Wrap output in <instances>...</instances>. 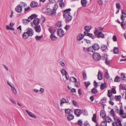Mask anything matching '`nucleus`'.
Wrapping results in <instances>:
<instances>
[{
    "label": "nucleus",
    "mask_w": 126,
    "mask_h": 126,
    "mask_svg": "<svg viewBox=\"0 0 126 126\" xmlns=\"http://www.w3.org/2000/svg\"><path fill=\"white\" fill-rule=\"evenodd\" d=\"M112 94V92L110 90H109L108 91V96L110 97L111 96Z\"/></svg>",
    "instance_id": "obj_49"
},
{
    "label": "nucleus",
    "mask_w": 126,
    "mask_h": 126,
    "mask_svg": "<svg viewBox=\"0 0 126 126\" xmlns=\"http://www.w3.org/2000/svg\"><path fill=\"white\" fill-rule=\"evenodd\" d=\"M110 114L113 118L114 122L112 123V126H122L121 121L117 118L115 113V112L113 109H111L110 111Z\"/></svg>",
    "instance_id": "obj_1"
},
{
    "label": "nucleus",
    "mask_w": 126,
    "mask_h": 126,
    "mask_svg": "<svg viewBox=\"0 0 126 126\" xmlns=\"http://www.w3.org/2000/svg\"><path fill=\"white\" fill-rule=\"evenodd\" d=\"M35 29L36 32H40L41 30V28L40 25L37 26L35 27Z\"/></svg>",
    "instance_id": "obj_24"
},
{
    "label": "nucleus",
    "mask_w": 126,
    "mask_h": 126,
    "mask_svg": "<svg viewBox=\"0 0 126 126\" xmlns=\"http://www.w3.org/2000/svg\"><path fill=\"white\" fill-rule=\"evenodd\" d=\"M50 38L53 41H55L57 39V37L55 36L54 34H51L50 36Z\"/></svg>",
    "instance_id": "obj_22"
},
{
    "label": "nucleus",
    "mask_w": 126,
    "mask_h": 126,
    "mask_svg": "<svg viewBox=\"0 0 126 126\" xmlns=\"http://www.w3.org/2000/svg\"><path fill=\"white\" fill-rule=\"evenodd\" d=\"M110 62L108 60V57H106L105 59V63L107 65H108Z\"/></svg>",
    "instance_id": "obj_52"
},
{
    "label": "nucleus",
    "mask_w": 126,
    "mask_h": 126,
    "mask_svg": "<svg viewBox=\"0 0 126 126\" xmlns=\"http://www.w3.org/2000/svg\"><path fill=\"white\" fill-rule=\"evenodd\" d=\"M56 26L58 27L59 28L61 27V22H58L56 24Z\"/></svg>",
    "instance_id": "obj_54"
},
{
    "label": "nucleus",
    "mask_w": 126,
    "mask_h": 126,
    "mask_svg": "<svg viewBox=\"0 0 126 126\" xmlns=\"http://www.w3.org/2000/svg\"><path fill=\"white\" fill-rule=\"evenodd\" d=\"M121 78L117 75L115 77L114 81L115 82H119L121 81Z\"/></svg>",
    "instance_id": "obj_18"
},
{
    "label": "nucleus",
    "mask_w": 126,
    "mask_h": 126,
    "mask_svg": "<svg viewBox=\"0 0 126 126\" xmlns=\"http://www.w3.org/2000/svg\"><path fill=\"white\" fill-rule=\"evenodd\" d=\"M122 15H121V19L122 21V22H124L125 18L126 17V13L123 10L121 11Z\"/></svg>",
    "instance_id": "obj_9"
},
{
    "label": "nucleus",
    "mask_w": 126,
    "mask_h": 126,
    "mask_svg": "<svg viewBox=\"0 0 126 126\" xmlns=\"http://www.w3.org/2000/svg\"><path fill=\"white\" fill-rule=\"evenodd\" d=\"M96 115L95 114H94L93 115V116L92 118V120L94 122H96Z\"/></svg>",
    "instance_id": "obj_42"
},
{
    "label": "nucleus",
    "mask_w": 126,
    "mask_h": 126,
    "mask_svg": "<svg viewBox=\"0 0 126 126\" xmlns=\"http://www.w3.org/2000/svg\"><path fill=\"white\" fill-rule=\"evenodd\" d=\"M43 36L42 35L39 36H38L37 35L35 37V39L37 41H39L43 38Z\"/></svg>",
    "instance_id": "obj_37"
},
{
    "label": "nucleus",
    "mask_w": 126,
    "mask_h": 126,
    "mask_svg": "<svg viewBox=\"0 0 126 126\" xmlns=\"http://www.w3.org/2000/svg\"><path fill=\"white\" fill-rule=\"evenodd\" d=\"M107 47L106 45H102L101 47V49L102 51H104L106 49Z\"/></svg>",
    "instance_id": "obj_38"
},
{
    "label": "nucleus",
    "mask_w": 126,
    "mask_h": 126,
    "mask_svg": "<svg viewBox=\"0 0 126 126\" xmlns=\"http://www.w3.org/2000/svg\"><path fill=\"white\" fill-rule=\"evenodd\" d=\"M97 76L98 79L99 80H100L102 79V76L101 73L99 71L98 73Z\"/></svg>",
    "instance_id": "obj_33"
},
{
    "label": "nucleus",
    "mask_w": 126,
    "mask_h": 126,
    "mask_svg": "<svg viewBox=\"0 0 126 126\" xmlns=\"http://www.w3.org/2000/svg\"><path fill=\"white\" fill-rule=\"evenodd\" d=\"M56 14V12H55V11H54L53 9H52V10L51 9L50 12V13H49V14L50 15H55Z\"/></svg>",
    "instance_id": "obj_39"
},
{
    "label": "nucleus",
    "mask_w": 126,
    "mask_h": 126,
    "mask_svg": "<svg viewBox=\"0 0 126 126\" xmlns=\"http://www.w3.org/2000/svg\"><path fill=\"white\" fill-rule=\"evenodd\" d=\"M66 103H69V101H67L64 98H62L61 101L60 102L61 106H62L63 105V104Z\"/></svg>",
    "instance_id": "obj_21"
},
{
    "label": "nucleus",
    "mask_w": 126,
    "mask_h": 126,
    "mask_svg": "<svg viewBox=\"0 0 126 126\" xmlns=\"http://www.w3.org/2000/svg\"><path fill=\"white\" fill-rule=\"evenodd\" d=\"M88 52H93L94 49L93 48V46L90 47L88 48Z\"/></svg>",
    "instance_id": "obj_41"
},
{
    "label": "nucleus",
    "mask_w": 126,
    "mask_h": 126,
    "mask_svg": "<svg viewBox=\"0 0 126 126\" xmlns=\"http://www.w3.org/2000/svg\"><path fill=\"white\" fill-rule=\"evenodd\" d=\"M101 126H107V123L105 121H103L101 124Z\"/></svg>",
    "instance_id": "obj_47"
},
{
    "label": "nucleus",
    "mask_w": 126,
    "mask_h": 126,
    "mask_svg": "<svg viewBox=\"0 0 126 126\" xmlns=\"http://www.w3.org/2000/svg\"><path fill=\"white\" fill-rule=\"evenodd\" d=\"M37 16V15H36L35 14H32V15L31 16L29 17L28 19L29 20H30V21L33 19L34 18L36 17Z\"/></svg>",
    "instance_id": "obj_26"
},
{
    "label": "nucleus",
    "mask_w": 126,
    "mask_h": 126,
    "mask_svg": "<svg viewBox=\"0 0 126 126\" xmlns=\"http://www.w3.org/2000/svg\"><path fill=\"white\" fill-rule=\"evenodd\" d=\"M30 36L26 32H24L22 35L23 38L25 39L27 38Z\"/></svg>",
    "instance_id": "obj_23"
},
{
    "label": "nucleus",
    "mask_w": 126,
    "mask_h": 126,
    "mask_svg": "<svg viewBox=\"0 0 126 126\" xmlns=\"http://www.w3.org/2000/svg\"><path fill=\"white\" fill-rule=\"evenodd\" d=\"M100 115L102 118H104L106 116V115L105 111L104 110H102L100 111Z\"/></svg>",
    "instance_id": "obj_20"
},
{
    "label": "nucleus",
    "mask_w": 126,
    "mask_h": 126,
    "mask_svg": "<svg viewBox=\"0 0 126 126\" xmlns=\"http://www.w3.org/2000/svg\"><path fill=\"white\" fill-rule=\"evenodd\" d=\"M84 33L85 36H87L91 37L92 39H94L95 38V36H93V34H92L88 32H85L84 31Z\"/></svg>",
    "instance_id": "obj_13"
},
{
    "label": "nucleus",
    "mask_w": 126,
    "mask_h": 126,
    "mask_svg": "<svg viewBox=\"0 0 126 126\" xmlns=\"http://www.w3.org/2000/svg\"><path fill=\"white\" fill-rule=\"evenodd\" d=\"M57 33V35L60 37H61L64 35V31L62 29H60L58 30Z\"/></svg>",
    "instance_id": "obj_5"
},
{
    "label": "nucleus",
    "mask_w": 126,
    "mask_h": 126,
    "mask_svg": "<svg viewBox=\"0 0 126 126\" xmlns=\"http://www.w3.org/2000/svg\"><path fill=\"white\" fill-rule=\"evenodd\" d=\"M12 91H13L14 93L15 94H16L17 93V91L15 89V87H12L11 88Z\"/></svg>",
    "instance_id": "obj_55"
},
{
    "label": "nucleus",
    "mask_w": 126,
    "mask_h": 126,
    "mask_svg": "<svg viewBox=\"0 0 126 126\" xmlns=\"http://www.w3.org/2000/svg\"><path fill=\"white\" fill-rule=\"evenodd\" d=\"M91 26H86L84 27V29L87 32H88L90 31V30L91 29Z\"/></svg>",
    "instance_id": "obj_30"
},
{
    "label": "nucleus",
    "mask_w": 126,
    "mask_h": 126,
    "mask_svg": "<svg viewBox=\"0 0 126 126\" xmlns=\"http://www.w3.org/2000/svg\"><path fill=\"white\" fill-rule=\"evenodd\" d=\"M75 82V86L76 87H79L80 86V83L79 82Z\"/></svg>",
    "instance_id": "obj_50"
},
{
    "label": "nucleus",
    "mask_w": 126,
    "mask_h": 126,
    "mask_svg": "<svg viewBox=\"0 0 126 126\" xmlns=\"http://www.w3.org/2000/svg\"><path fill=\"white\" fill-rule=\"evenodd\" d=\"M94 33L95 35L98 38H104V35L103 33L101 32H99L98 30H97L95 32H94Z\"/></svg>",
    "instance_id": "obj_3"
},
{
    "label": "nucleus",
    "mask_w": 126,
    "mask_h": 126,
    "mask_svg": "<svg viewBox=\"0 0 126 126\" xmlns=\"http://www.w3.org/2000/svg\"><path fill=\"white\" fill-rule=\"evenodd\" d=\"M116 8L118 9H119L120 8V5L119 3H117L116 4Z\"/></svg>",
    "instance_id": "obj_58"
},
{
    "label": "nucleus",
    "mask_w": 126,
    "mask_h": 126,
    "mask_svg": "<svg viewBox=\"0 0 126 126\" xmlns=\"http://www.w3.org/2000/svg\"><path fill=\"white\" fill-rule=\"evenodd\" d=\"M26 111L27 112V114L30 117L34 118H36V116L32 112H29L27 110H26Z\"/></svg>",
    "instance_id": "obj_11"
},
{
    "label": "nucleus",
    "mask_w": 126,
    "mask_h": 126,
    "mask_svg": "<svg viewBox=\"0 0 126 126\" xmlns=\"http://www.w3.org/2000/svg\"><path fill=\"white\" fill-rule=\"evenodd\" d=\"M38 5V3L35 1H32L30 4V6L32 8H35Z\"/></svg>",
    "instance_id": "obj_14"
},
{
    "label": "nucleus",
    "mask_w": 126,
    "mask_h": 126,
    "mask_svg": "<svg viewBox=\"0 0 126 126\" xmlns=\"http://www.w3.org/2000/svg\"><path fill=\"white\" fill-rule=\"evenodd\" d=\"M105 121H106L105 122H108L110 123L111 121V119L109 117H106L105 118Z\"/></svg>",
    "instance_id": "obj_43"
},
{
    "label": "nucleus",
    "mask_w": 126,
    "mask_h": 126,
    "mask_svg": "<svg viewBox=\"0 0 126 126\" xmlns=\"http://www.w3.org/2000/svg\"><path fill=\"white\" fill-rule=\"evenodd\" d=\"M91 92L93 94H95L98 92V91L96 88L94 87L91 90Z\"/></svg>",
    "instance_id": "obj_27"
},
{
    "label": "nucleus",
    "mask_w": 126,
    "mask_h": 126,
    "mask_svg": "<svg viewBox=\"0 0 126 126\" xmlns=\"http://www.w3.org/2000/svg\"><path fill=\"white\" fill-rule=\"evenodd\" d=\"M26 32H27L28 35L31 36H32L34 33L32 29L30 28L27 29Z\"/></svg>",
    "instance_id": "obj_7"
},
{
    "label": "nucleus",
    "mask_w": 126,
    "mask_h": 126,
    "mask_svg": "<svg viewBox=\"0 0 126 126\" xmlns=\"http://www.w3.org/2000/svg\"><path fill=\"white\" fill-rule=\"evenodd\" d=\"M121 98V95L115 96V98L116 100L117 101H119Z\"/></svg>",
    "instance_id": "obj_46"
},
{
    "label": "nucleus",
    "mask_w": 126,
    "mask_h": 126,
    "mask_svg": "<svg viewBox=\"0 0 126 126\" xmlns=\"http://www.w3.org/2000/svg\"><path fill=\"white\" fill-rule=\"evenodd\" d=\"M84 35L82 34H79L77 37V39L78 41H80L84 37Z\"/></svg>",
    "instance_id": "obj_15"
},
{
    "label": "nucleus",
    "mask_w": 126,
    "mask_h": 126,
    "mask_svg": "<svg viewBox=\"0 0 126 126\" xmlns=\"http://www.w3.org/2000/svg\"><path fill=\"white\" fill-rule=\"evenodd\" d=\"M33 23L35 26H38L39 23V19L38 18H35L33 21Z\"/></svg>",
    "instance_id": "obj_12"
},
{
    "label": "nucleus",
    "mask_w": 126,
    "mask_h": 126,
    "mask_svg": "<svg viewBox=\"0 0 126 126\" xmlns=\"http://www.w3.org/2000/svg\"><path fill=\"white\" fill-rule=\"evenodd\" d=\"M70 80L71 81L73 82H76L77 81V79L74 77H72L70 78Z\"/></svg>",
    "instance_id": "obj_48"
},
{
    "label": "nucleus",
    "mask_w": 126,
    "mask_h": 126,
    "mask_svg": "<svg viewBox=\"0 0 126 126\" xmlns=\"http://www.w3.org/2000/svg\"><path fill=\"white\" fill-rule=\"evenodd\" d=\"M65 113L69 114H72L73 113V110L69 109H65Z\"/></svg>",
    "instance_id": "obj_16"
},
{
    "label": "nucleus",
    "mask_w": 126,
    "mask_h": 126,
    "mask_svg": "<svg viewBox=\"0 0 126 126\" xmlns=\"http://www.w3.org/2000/svg\"><path fill=\"white\" fill-rule=\"evenodd\" d=\"M106 99L105 98H103L101 100V102H100V103H102V104L103 106V109H104V106L106 105L105 104H104V103L105 102H106Z\"/></svg>",
    "instance_id": "obj_29"
},
{
    "label": "nucleus",
    "mask_w": 126,
    "mask_h": 126,
    "mask_svg": "<svg viewBox=\"0 0 126 126\" xmlns=\"http://www.w3.org/2000/svg\"><path fill=\"white\" fill-rule=\"evenodd\" d=\"M49 28L48 29V30L51 34H54L56 30V28L51 27H49Z\"/></svg>",
    "instance_id": "obj_10"
},
{
    "label": "nucleus",
    "mask_w": 126,
    "mask_h": 126,
    "mask_svg": "<svg viewBox=\"0 0 126 126\" xmlns=\"http://www.w3.org/2000/svg\"><path fill=\"white\" fill-rule=\"evenodd\" d=\"M82 75L83 76V79L84 80H86L87 79V77L86 73L85 71L82 72Z\"/></svg>",
    "instance_id": "obj_35"
},
{
    "label": "nucleus",
    "mask_w": 126,
    "mask_h": 126,
    "mask_svg": "<svg viewBox=\"0 0 126 126\" xmlns=\"http://www.w3.org/2000/svg\"><path fill=\"white\" fill-rule=\"evenodd\" d=\"M71 9L70 8L66 9L63 11V14H67V13H69L70 14V12L71 11Z\"/></svg>",
    "instance_id": "obj_31"
},
{
    "label": "nucleus",
    "mask_w": 126,
    "mask_h": 126,
    "mask_svg": "<svg viewBox=\"0 0 126 126\" xmlns=\"http://www.w3.org/2000/svg\"><path fill=\"white\" fill-rule=\"evenodd\" d=\"M105 76L107 79L109 78L110 76L107 72H106L105 73Z\"/></svg>",
    "instance_id": "obj_56"
},
{
    "label": "nucleus",
    "mask_w": 126,
    "mask_h": 126,
    "mask_svg": "<svg viewBox=\"0 0 126 126\" xmlns=\"http://www.w3.org/2000/svg\"><path fill=\"white\" fill-rule=\"evenodd\" d=\"M94 59L97 61H99L101 59V56L100 54L98 53H94L93 54Z\"/></svg>",
    "instance_id": "obj_4"
},
{
    "label": "nucleus",
    "mask_w": 126,
    "mask_h": 126,
    "mask_svg": "<svg viewBox=\"0 0 126 126\" xmlns=\"http://www.w3.org/2000/svg\"><path fill=\"white\" fill-rule=\"evenodd\" d=\"M124 111L122 109V108H121L120 110V111L119 113V114L121 115L122 114L124 113Z\"/></svg>",
    "instance_id": "obj_61"
},
{
    "label": "nucleus",
    "mask_w": 126,
    "mask_h": 126,
    "mask_svg": "<svg viewBox=\"0 0 126 126\" xmlns=\"http://www.w3.org/2000/svg\"><path fill=\"white\" fill-rule=\"evenodd\" d=\"M77 124L80 126H82V121L81 120H78L77 122Z\"/></svg>",
    "instance_id": "obj_44"
},
{
    "label": "nucleus",
    "mask_w": 126,
    "mask_h": 126,
    "mask_svg": "<svg viewBox=\"0 0 126 126\" xmlns=\"http://www.w3.org/2000/svg\"><path fill=\"white\" fill-rule=\"evenodd\" d=\"M20 4L21 5V6H23L24 7H25L27 6V4L25 3L22 2H20Z\"/></svg>",
    "instance_id": "obj_59"
},
{
    "label": "nucleus",
    "mask_w": 126,
    "mask_h": 126,
    "mask_svg": "<svg viewBox=\"0 0 126 126\" xmlns=\"http://www.w3.org/2000/svg\"><path fill=\"white\" fill-rule=\"evenodd\" d=\"M98 83L95 80H94V87L96 88H97L98 87Z\"/></svg>",
    "instance_id": "obj_62"
},
{
    "label": "nucleus",
    "mask_w": 126,
    "mask_h": 126,
    "mask_svg": "<svg viewBox=\"0 0 126 126\" xmlns=\"http://www.w3.org/2000/svg\"><path fill=\"white\" fill-rule=\"evenodd\" d=\"M84 125L85 126H90V125L87 121H86L84 123Z\"/></svg>",
    "instance_id": "obj_57"
},
{
    "label": "nucleus",
    "mask_w": 126,
    "mask_h": 126,
    "mask_svg": "<svg viewBox=\"0 0 126 126\" xmlns=\"http://www.w3.org/2000/svg\"><path fill=\"white\" fill-rule=\"evenodd\" d=\"M61 74L63 75H65L67 74V72L64 69H63L61 70Z\"/></svg>",
    "instance_id": "obj_36"
},
{
    "label": "nucleus",
    "mask_w": 126,
    "mask_h": 126,
    "mask_svg": "<svg viewBox=\"0 0 126 126\" xmlns=\"http://www.w3.org/2000/svg\"><path fill=\"white\" fill-rule=\"evenodd\" d=\"M126 24L124 22H121V26L122 27V28L124 30H125L126 29Z\"/></svg>",
    "instance_id": "obj_28"
},
{
    "label": "nucleus",
    "mask_w": 126,
    "mask_h": 126,
    "mask_svg": "<svg viewBox=\"0 0 126 126\" xmlns=\"http://www.w3.org/2000/svg\"><path fill=\"white\" fill-rule=\"evenodd\" d=\"M82 112L84 115H88V113L87 110H82Z\"/></svg>",
    "instance_id": "obj_51"
},
{
    "label": "nucleus",
    "mask_w": 126,
    "mask_h": 126,
    "mask_svg": "<svg viewBox=\"0 0 126 126\" xmlns=\"http://www.w3.org/2000/svg\"><path fill=\"white\" fill-rule=\"evenodd\" d=\"M113 51L114 54H117L118 53V48L116 47H114Z\"/></svg>",
    "instance_id": "obj_40"
},
{
    "label": "nucleus",
    "mask_w": 126,
    "mask_h": 126,
    "mask_svg": "<svg viewBox=\"0 0 126 126\" xmlns=\"http://www.w3.org/2000/svg\"><path fill=\"white\" fill-rule=\"evenodd\" d=\"M72 102L74 106H76L77 103V102L73 100L72 101Z\"/></svg>",
    "instance_id": "obj_64"
},
{
    "label": "nucleus",
    "mask_w": 126,
    "mask_h": 126,
    "mask_svg": "<svg viewBox=\"0 0 126 126\" xmlns=\"http://www.w3.org/2000/svg\"><path fill=\"white\" fill-rule=\"evenodd\" d=\"M122 117L123 118H126V113H124L121 115Z\"/></svg>",
    "instance_id": "obj_63"
},
{
    "label": "nucleus",
    "mask_w": 126,
    "mask_h": 126,
    "mask_svg": "<svg viewBox=\"0 0 126 126\" xmlns=\"http://www.w3.org/2000/svg\"><path fill=\"white\" fill-rule=\"evenodd\" d=\"M68 120L69 121H70L73 120L74 118V116L73 115L70 114H68L67 117Z\"/></svg>",
    "instance_id": "obj_19"
},
{
    "label": "nucleus",
    "mask_w": 126,
    "mask_h": 126,
    "mask_svg": "<svg viewBox=\"0 0 126 126\" xmlns=\"http://www.w3.org/2000/svg\"><path fill=\"white\" fill-rule=\"evenodd\" d=\"M81 2L83 7H85L86 6L87 2L86 0H81Z\"/></svg>",
    "instance_id": "obj_25"
},
{
    "label": "nucleus",
    "mask_w": 126,
    "mask_h": 126,
    "mask_svg": "<svg viewBox=\"0 0 126 126\" xmlns=\"http://www.w3.org/2000/svg\"><path fill=\"white\" fill-rule=\"evenodd\" d=\"M63 16L64 18H65V21L66 23L69 22L71 20L72 18V16L69 13L66 14H63Z\"/></svg>",
    "instance_id": "obj_2"
},
{
    "label": "nucleus",
    "mask_w": 126,
    "mask_h": 126,
    "mask_svg": "<svg viewBox=\"0 0 126 126\" xmlns=\"http://www.w3.org/2000/svg\"><path fill=\"white\" fill-rule=\"evenodd\" d=\"M120 88L122 90H125V89L126 88L125 87H124V86L122 84H120Z\"/></svg>",
    "instance_id": "obj_60"
},
{
    "label": "nucleus",
    "mask_w": 126,
    "mask_h": 126,
    "mask_svg": "<svg viewBox=\"0 0 126 126\" xmlns=\"http://www.w3.org/2000/svg\"><path fill=\"white\" fill-rule=\"evenodd\" d=\"M74 113L77 117H79L82 113L81 110L79 109H75L74 110Z\"/></svg>",
    "instance_id": "obj_6"
},
{
    "label": "nucleus",
    "mask_w": 126,
    "mask_h": 126,
    "mask_svg": "<svg viewBox=\"0 0 126 126\" xmlns=\"http://www.w3.org/2000/svg\"><path fill=\"white\" fill-rule=\"evenodd\" d=\"M58 8V6L57 4H55L54 6L53 9L54 11H55V12H56Z\"/></svg>",
    "instance_id": "obj_53"
},
{
    "label": "nucleus",
    "mask_w": 126,
    "mask_h": 126,
    "mask_svg": "<svg viewBox=\"0 0 126 126\" xmlns=\"http://www.w3.org/2000/svg\"><path fill=\"white\" fill-rule=\"evenodd\" d=\"M106 87V85L105 83H102L100 85V88L101 90H102L104 89Z\"/></svg>",
    "instance_id": "obj_32"
},
{
    "label": "nucleus",
    "mask_w": 126,
    "mask_h": 126,
    "mask_svg": "<svg viewBox=\"0 0 126 126\" xmlns=\"http://www.w3.org/2000/svg\"><path fill=\"white\" fill-rule=\"evenodd\" d=\"M84 84L86 88H87L88 86L90 84V83L89 81H88L87 82H84Z\"/></svg>",
    "instance_id": "obj_45"
},
{
    "label": "nucleus",
    "mask_w": 126,
    "mask_h": 126,
    "mask_svg": "<svg viewBox=\"0 0 126 126\" xmlns=\"http://www.w3.org/2000/svg\"><path fill=\"white\" fill-rule=\"evenodd\" d=\"M93 46V48L94 50H97L99 49V45H98L97 43L94 44Z\"/></svg>",
    "instance_id": "obj_17"
},
{
    "label": "nucleus",
    "mask_w": 126,
    "mask_h": 126,
    "mask_svg": "<svg viewBox=\"0 0 126 126\" xmlns=\"http://www.w3.org/2000/svg\"><path fill=\"white\" fill-rule=\"evenodd\" d=\"M30 21V20H29L28 18L27 19H23V23L25 25L28 24Z\"/></svg>",
    "instance_id": "obj_34"
},
{
    "label": "nucleus",
    "mask_w": 126,
    "mask_h": 126,
    "mask_svg": "<svg viewBox=\"0 0 126 126\" xmlns=\"http://www.w3.org/2000/svg\"><path fill=\"white\" fill-rule=\"evenodd\" d=\"M22 6L18 5L15 8L16 11L18 13H20L22 11Z\"/></svg>",
    "instance_id": "obj_8"
}]
</instances>
